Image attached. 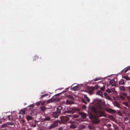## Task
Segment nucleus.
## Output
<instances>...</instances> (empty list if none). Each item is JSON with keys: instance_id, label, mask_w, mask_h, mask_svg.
Listing matches in <instances>:
<instances>
[{"instance_id": "nucleus-4", "label": "nucleus", "mask_w": 130, "mask_h": 130, "mask_svg": "<svg viewBox=\"0 0 130 130\" xmlns=\"http://www.w3.org/2000/svg\"><path fill=\"white\" fill-rule=\"evenodd\" d=\"M60 122V120H57L54 121L53 123L49 127V129H53L58 125V123Z\"/></svg>"}, {"instance_id": "nucleus-20", "label": "nucleus", "mask_w": 130, "mask_h": 130, "mask_svg": "<svg viewBox=\"0 0 130 130\" xmlns=\"http://www.w3.org/2000/svg\"><path fill=\"white\" fill-rule=\"evenodd\" d=\"M31 126L33 127H35L36 126V123L35 122L32 123L31 125Z\"/></svg>"}, {"instance_id": "nucleus-63", "label": "nucleus", "mask_w": 130, "mask_h": 130, "mask_svg": "<svg viewBox=\"0 0 130 130\" xmlns=\"http://www.w3.org/2000/svg\"><path fill=\"white\" fill-rule=\"evenodd\" d=\"M115 122H116V123H118V122L117 121H116Z\"/></svg>"}, {"instance_id": "nucleus-43", "label": "nucleus", "mask_w": 130, "mask_h": 130, "mask_svg": "<svg viewBox=\"0 0 130 130\" xmlns=\"http://www.w3.org/2000/svg\"><path fill=\"white\" fill-rule=\"evenodd\" d=\"M111 125L110 124H108L107 125V126L108 127H111Z\"/></svg>"}, {"instance_id": "nucleus-61", "label": "nucleus", "mask_w": 130, "mask_h": 130, "mask_svg": "<svg viewBox=\"0 0 130 130\" xmlns=\"http://www.w3.org/2000/svg\"><path fill=\"white\" fill-rule=\"evenodd\" d=\"M61 129H62V128H61L60 129V130H61Z\"/></svg>"}, {"instance_id": "nucleus-50", "label": "nucleus", "mask_w": 130, "mask_h": 130, "mask_svg": "<svg viewBox=\"0 0 130 130\" xmlns=\"http://www.w3.org/2000/svg\"><path fill=\"white\" fill-rule=\"evenodd\" d=\"M124 78L125 79H126L127 80H128V77L126 76H124Z\"/></svg>"}, {"instance_id": "nucleus-29", "label": "nucleus", "mask_w": 130, "mask_h": 130, "mask_svg": "<svg viewBox=\"0 0 130 130\" xmlns=\"http://www.w3.org/2000/svg\"><path fill=\"white\" fill-rule=\"evenodd\" d=\"M7 124L8 125H10L12 126L14 125V124L13 123L11 122H8L7 123Z\"/></svg>"}, {"instance_id": "nucleus-10", "label": "nucleus", "mask_w": 130, "mask_h": 130, "mask_svg": "<svg viewBox=\"0 0 130 130\" xmlns=\"http://www.w3.org/2000/svg\"><path fill=\"white\" fill-rule=\"evenodd\" d=\"M26 118L27 120L28 121L30 120H32L34 119L32 117L29 115H28L26 116Z\"/></svg>"}, {"instance_id": "nucleus-8", "label": "nucleus", "mask_w": 130, "mask_h": 130, "mask_svg": "<svg viewBox=\"0 0 130 130\" xmlns=\"http://www.w3.org/2000/svg\"><path fill=\"white\" fill-rule=\"evenodd\" d=\"M93 87H90L88 88V91L89 93H91L94 90Z\"/></svg>"}, {"instance_id": "nucleus-30", "label": "nucleus", "mask_w": 130, "mask_h": 130, "mask_svg": "<svg viewBox=\"0 0 130 130\" xmlns=\"http://www.w3.org/2000/svg\"><path fill=\"white\" fill-rule=\"evenodd\" d=\"M101 79V78H96L95 79H93V81L95 82L100 80Z\"/></svg>"}, {"instance_id": "nucleus-34", "label": "nucleus", "mask_w": 130, "mask_h": 130, "mask_svg": "<svg viewBox=\"0 0 130 130\" xmlns=\"http://www.w3.org/2000/svg\"><path fill=\"white\" fill-rule=\"evenodd\" d=\"M30 114L32 116H33L34 115V111H31L30 113Z\"/></svg>"}, {"instance_id": "nucleus-11", "label": "nucleus", "mask_w": 130, "mask_h": 130, "mask_svg": "<svg viewBox=\"0 0 130 130\" xmlns=\"http://www.w3.org/2000/svg\"><path fill=\"white\" fill-rule=\"evenodd\" d=\"M26 110V108H24L23 109H22L20 111L19 114H23L24 115L25 114Z\"/></svg>"}, {"instance_id": "nucleus-23", "label": "nucleus", "mask_w": 130, "mask_h": 130, "mask_svg": "<svg viewBox=\"0 0 130 130\" xmlns=\"http://www.w3.org/2000/svg\"><path fill=\"white\" fill-rule=\"evenodd\" d=\"M108 118L112 120H114L115 119V118L111 115L109 116Z\"/></svg>"}, {"instance_id": "nucleus-26", "label": "nucleus", "mask_w": 130, "mask_h": 130, "mask_svg": "<svg viewBox=\"0 0 130 130\" xmlns=\"http://www.w3.org/2000/svg\"><path fill=\"white\" fill-rule=\"evenodd\" d=\"M48 95V94H45L43 95H42L40 99L41 98H43L45 96H47Z\"/></svg>"}, {"instance_id": "nucleus-13", "label": "nucleus", "mask_w": 130, "mask_h": 130, "mask_svg": "<svg viewBox=\"0 0 130 130\" xmlns=\"http://www.w3.org/2000/svg\"><path fill=\"white\" fill-rule=\"evenodd\" d=\"M41 111L43 112H44L46 110V108L44 106L41 107L40 108Z\"/></svg>"}, {"instance_id": "nucleus-15", "label": "nucleus", "mask_w": 130, "mask_h": 130, "mask_svg": "<svg viewBox=\"0 0 130 130\" xmlns=\"http://www.w3.org/2000/svg\"><path fill=\"white\" fill-rule=\"evenodd\" d=\"M51 118L48 116H47L46 117L43 119V121H49L50 120Z\"/></svg>"}, {"instance_id": "nucleus-48", "label": "nucleus", "mask_w": 130, "mask_h": 130, "mask_svg": "<svg viewBox=\"0 0 130 130\" xmlns=\"http://www.w3.org/2000/svg\"><path fill=\"white\" fill-rule=\"evenodd\" d=\"M82 108H83L85 109V108H86V106L85 105H83V106H82Z\"/></svg>"}, {"instance_id": "nucleus-59", "label": "nucleus", "mask_w": 130, "mask_h": 130, "mask_svg": "<svg viewBox=\"0 0 130 130\" xmlns=\"http://www.w3.org/2000/svg\"><path fill=\"white\" fill-rule=\"evenodd\" d=\"M27 130H31L30 128H28L27 129Z\"/></svg>"}, {"instance_id": "nucleus-16", "label": "nucleus", "mask_w": 130, "mask_h": 130, "mask_svg": "<svg viewBox=\"0 0 130 130\" xmlns=\"http://www.w3.org/2000/svg\"><path fill=\"white\" fill-rule=\"evenodd\" d=\"M113 126L114 130H118V127L116 124H113Z\"/></svg>"}, {"instance_id": "nucleus-64", "label": "nucleus", "mask_w": 130, "mask_h": 130, "mask_svg": "<svg viewBox=\"0 0 130 130\" xmlns=\"http://www.w3.org/2000/svg\"><path fill=\"white\" fill-rule=\"evenodd\" d=\"M85 127H83V129Z\"/></svg>"}, {"instance_id": "nucleus-52", "label": "nucleus", "mask_w": 130, "mask_h": 130, "mask_svg": "<svg viewBox=\"0 0 130 130\" xmlns=\"http://www.w3.org/2000/svg\"><path fill=\"white\" fill-rule=\"evenodd\" d=\"M41 118V116H39V118L37 119L38 120H39Z\"/></svg>"}, {"instance_id": "nucleus-36", "label": "nucleus", "mask_w": 130, "mask_h": 130, "mask_svg": "<svg viewBox=\"0 0 130 130\" xmlns=\"http://www.w3.org/2000/svg\"><path fill=\"white\" fill-rule=\"evenodd\" d=\"M114 80H111L109 81V83L110 84H112L114 83Z\"/></svg>"}, {"instance_id": "nucleus-44", "label": "nucleus", "mask_w": 130, "mask_h": 130, "mask_svg": "<svg viewBox=\"0 0 130 130\" xmlns=\"http://www.w3.org/2000/svg\"><path fill=\"white\" fill-rule=\"evenodd\" d=\"M34 122L36 123H37L38 122H40V120H34Z\"/></svg>"}, {"instance_id": "nucleus-57", "label": "nucleus", "mask_w": 130, "mask_h": 130, "mask_svg": "<svg viewBox=\"0 0 130 130\" xmlns=\"http://www.w3.org/2000/svg\"><path fill=\"white\" fill-rule=\"evenodd\" d=\"M19 118H21V116L20 115H19Z\"/></svg>"}, {"instance_id": "nucleus-9", "label": "nucleus", "mask_w": 130, "mask_h": 130, "mask_svg": "<svg viewBox=\"0 0 130 130\" xmlns=\"http://www.w3.org/2000/svg\"><path fill=\"white\" fill-rule=\"evenodd\" d=\"M80 115H81V117L82 118L85 119L86 117V114L83 112H80Z\"/></svg>"}, {"instance_id": "nucleus-38", "label": "nucleus", "mask_w": 130, "mask_h": 130, "mask_svg": "<svg viewBox=\"0 0 130 130\" xmlns=\"http://www.w3.org/2000/svg\"><path fill=\"white\" fill-rule=\"evenodd\" d=\"M46 102H42L41 103V105H44L46 104Z\"/></svg>"}, {"instance_id": "nucleus-62", "label": "nucleus", "mask_w": 130, "mask_h": 130, "mask_svg": "<svg viewBox=\"0 0 130 130\" xmlns=\"http://www.w3.org/2000/svg\"><path fill=\"white\" fill-rule=\"evenodd\" d=\"M39 130H44L43 129H40Z\"/></svg>"}, {"instance_id": "nucleus-40", "label": "nucleus", "mask_w": 130, "mask_h": 130, "mask_svg": "<svg viewBox=\"0 0 130 130\" xmlns=\"http://www.w3.org/2000/svg\"><path fill=\"white\" fill-rule=\"evenodd\" d=\"M120 98L121 99H125L123 95H120Z\"/></svg>"}, {"instance_id": "nucleus-18", "label": "nucleus", "mask_w": 130, "mask_h": 130, "mask_svg": "<svg viewBox=\"0 0 130 130\" xmlns=\"http://www.w3.org/2000/svg\"><path fill=\"white\" fill-rule=\"evenodd\" d=\"M78 86H76L74 87H73L72 88V90L74 91H76L78 88Z\"/></svg>"}, {"instance_id": "nucleus-53", "label": "nucleus", "mask_w": 130, "mask_h": 130, "mask_svg": "<svg viewBox=\"0 0 130 130\" xmlns=\"http://www.w3.org/2000/svg\"><path fill=\"white\" fill-rule=\"evenodd\" d=\"M70 123L72 124L73 123H74V121H70Z\"/></svg>"}, {"instance_id": "nucleus-46", "label": "nucleus", "mask_w": 130, "mask_h": 130, "mask_svg": "<svg viewBox=\"0 0 130 130\" xmlns=\"http://www.w3.org/2000/svg\"><path fill=\"white\" fill-rule=\"evenodd\" d=\"M78 117V116L76 115H74L73 116V117L74 118H77Z\"/></svg>"}, {"instance_id": "nucleus-1", "label": "nucleus", "mask_w": 130, "mask_h": 130, "mask_svg": "<svg viewBox=\"0 0 130 130\" xmlns=\"http://www.w3.org/2000/svg\"><path fill=\"white\" fill-rule=\"evenodd\" d=\"M97 109L100 110L102 109V107L100 105H98L96 106H91V110L94 114L91 113L88 114L89 119L92 120V122L95 124L98 123L99 122L98 120L99 117L104 116L103 111L98 110Z\"/></svg>"}, {"instance_id": "nucleus-19", "label": "nucleus", "mask_w": 130, "mask_h": 130, "mask_svg": "<svg viewBox=\"0 0 130 130\" xmlns=\"http://www.w3.org/2000/svg\"><path fill=\"white\" fill-rule=\"evenodd\" d=\"M119 88L120 89V90H121L122 91H123L125 90V88H124V87L123 86H121Z\"/></svg>"}, {"instance_id": "nucleus-27", "label": "nucleus", "mask_w": 130, "mask_h": 130, "mask_svg": "<svg viewBox=\"0 0 130 130\" xmlns=\"http://www.w3.org/2000/svg\"><path fill=\"white\" fill-rule=\"evenodd\" d=\"M94 101L96 102H98L99 103H100L101 102V101L100 100L98 99H95Z\"/></svg>"}, {"instance_id": "nucleus-47", "label": "nucleus", "mask_w": 130, "mask_h": 130, "mask_svg": "<svg viewBox=\"0 0 130 130\" xmlns=\"http://www.w3.org/2000/svg\"><path fill=\"white\" fill-rule=\"evenodd\" d=\"M107 98L110 100H111V98L110 96H108L107 97Z\"/></svg>"}, {"instance_id": "nucleus-7", "label": "nucleus", "mask_w": 130, "mask_h": 130, "mask_svg": "<svg viewBox=\"0 0 130 130\" xmlns=\"http://www.w3.org/2000/svg\"><path fill=\"white\" fill-rule=\"evenodd\" d=\"M60 115L57 112H55L52 113V115L53 117L55 118H57Z\"/></svg>"}, {"instance_id": "nucleus-14", "label": "nucleus", "mask_w": 130, "mask_h": 130, "mask_svg": "<svg viewBox=\"0 0 130 130\" xmlns=\"http://www.w3.org/2000/svg\"><path fill=\"white\" fill-rule=\"evenodd\" d=\"M88 128L90 130H94L95 127L92 125H88Z\"/></svg>"}, {"instance_id": "nucleus-56", "label": "nucleus", "mask_w": 130, "mask_h": 130, "mask_svg": "<svg viewBox=\"0 0 130 130\" xmlns=\"http://www.w3.org/2000/svg\"><path fill=\"white\" fill-rule=\"evenodd\" d=\"M6 125L5 124H3L2 125V127H4Z\"/></svg>"}, {"instance_id": "nucleus-39", "label": "nucleus", "mask_w": 130, "mask_h": 130, "mask_svg": "<svg viewBox=\"0 0 130 130\" xmlns=\"http://www.w3.org/2000/svg\"><path fill=\"white\" fill-rule=\"evenodd\" d=\"M106 91L108 92L109 93H110L111 92V91L109 89H108L107 90H106Z\"/></svg>"}, {"instance_id": "nucleus-3", "label": "nucleus", "mask_w": 130, "mask_h": 130, "mask_svg": "<svg viewBox=\"0 0 130 130\" xmlns=\"http://www.w3.org/2000/svg\"><path fill=\"white\" fill-rule=\"evenodd\" d=\"M72 116L71 115H68L66 116H62L60 117L62 122H67L69 120V117H72Z\"/></svg>"}, {"instance_id": "nucleus-37", "label": "nucleus", "mask_w": 130, "mask_h": 130, "mask_svg": "<svg viewBox=\"0 0 130 130\" xmlns=\"http://www.w3.org/2000/svg\"><path fill=\"white\" fill-rule=\"evenodd\" d=\"M66 113H70L72 112L71 111H65Z\"/></svg>"}, {"instance_id": "nucleus-22", "label": "nucleus", "mask_w": 130, "mask_h": 130, "mask_svg": "<svg viewBox=\"0 0 130 130\" xmlns=\"http://www.w3.org/2000/svg\"><path fill=\"white\" fill-rule=\"evenodd\" d=\"M38 57L37 56H34L33 58V61H35L38 59Z\"/></svg>"}, {"instance_id": "nucleus-32", "label": "nucleus", "mask_w": 130, "mask_h": 130, "mask_svg": "<svg viewBox=\"0 0 130 130\" xmlns=\"http://www.w3.org/2000/svg\"><path fill=\"white\" fill-rule=\"evenodd\" d=\"M20 122L22 124H24L25 122V121L24 120H22L20 121Z\"/></svg>"}, {"instance_id": "nucleus-17", "label": "nucleus", "mask_w": 130, "mask_h": 130, "mask_svg": "<svg viewBox=\"0 0 130 130\" xmlns=\"http://www.w3.org/2000/svg\"><path fill=\"white\" fill-rule=\"evenodd\" d=\"M84 97L85 99L86 100L87 102H90V99L88 98L87 96V95H84Z\"/></svg>"}, {"instance_id": "nucleus-31", "label": "nucleus", "mask_w": 130, "mask_h": 130, "mask_svg": "<svg viewBox=\"0 0 130 130\" xmlns=\"http://www.w3.org/2000/svg\"><path fill=\"white\" fill-rule=\"evenodd\" d=\"M82 101L83 103H84L85 104H87V102L84 99H82Z\"/></svg>"}, {"instance_id": "nucleus-35", "label": "nucleus", "mask_w": 130, "mask_h": 130, "mask_svg": "<svg viewBox=\"0 0 130 130\" xmlns=\"http://www.w3.org/2000/svg\"><path fill=\"white\" fill-rule=\"evenodd\" d=\"M99 87V86L98 85H96L94 87H93L94 90H95V89H97Z\"/></svg>"}, {"instance_id": "nucleus-42", "label": "nucleus", "mask_w": 130, "mask_h": 130, "mask_svg": "<svg viewBox=\"0 0 130 130\" xmlns=\"http://www.w3.org/2000/svg\"><path fill=\"white\" fill-rule=\"evenodd\" d=\"M10 115H8V120H11H11H12V121H13V119H12V120H11L10 118Z\"/></svg>"}, {"instance_id": "nucleus-54", "label": "nucleus", "mask_w": 130, "mask_h": 130, "mask_svg": "<svg viewBox=\"0 0 130 130\" xmlns=\"http://www.w3.org/2000/svg\"><path fill=\"white\" fill-rule=\"evenodd\" d=\"M61 94V93H58L57 94L55 95V96H58Z\"/></svg>"}, {"instance_id": "nucleus-33", "label": "nucleus", "mask_w": 130, "mask_h": 130, "mask_svg": "<svg viewBox=\"0 0 130 130\" xmlns=\"http://www.w3.org/2000/svg\"><path fill=\"white\" fill-rule=\"evenodd\" d=\"M70 127L71 128H75V127L74 125L71 124L70 126Z\"/></svg>"}, {"instance_id": "nucleus-45", "label": "nucleus", "mask_w": 130, "mask_h": 130, "mask_svg": "<svg viewBox=\"0 0 130 130\" xmlns=\"http://www.w3.org/2000/svg\"><path fill=\"white\" fill-rule=\"evenodd\" d=\"M41 102V101H39V102H37V103L36 104L37 105H40V104Z\"/></svg>"}, {"instance_id": "nucleus-2", "label": "nucleus", "mask_w": 130, "mask_h": 130, "mask_svg": "<svg viewBox=\"0 0 130 130\" xmlns=\"http://www.w3.org/2000/svg\"><path fill=\"white\" fill-rule=\"evenodd\" d=\"M67 98L69 99V100L66 101V104L70 105L74 103L73 101L74 99L72 95H68L67 96Z\"/></svg>"}, {"instance_id": "nucleus-49", "label": "nucleus", "mask_w": 130, "mask_h": 130, "mask_svg": "<svg viewBox=\"0 0 130 130\" xmlns=\"http://www.w3.org/2000/svg\"><path fill=\"white\" fill-rule=\"evenodd\" d=\"M104 87H101V90L103 91L104 90Z\"/></svg>"}, {"instance_id": "nucleus-58", "label": "nucleus", "mask_w": 130, "mask_h": 130, "mask_svg": "<svg viewBox=\"0 0 130 130\" xmlns=\"http://www.w3.org/2000/svg\"><path fill=\"white\" fill-rule=\"evenodd\" d=\"M127 119H128V118H125V120H127Z\"/></svg>"}, {"instance_id": "nucleus-41", "label": "nucleus", "mask_w": 130, "mask_h": 130, "mask_svg": "<svg viewBox=\"0 0 130 130\" xmlns=\"http://www.w3.org/2000/svg\"><path fill=\"white\" fill-rule=\"evenodd\" d=\"M127 100H128L129 102V103H130V97L129 96H127Z\"/></svg>"}, {"instance_id": "nucleus-24", "label": "nucleus", "mask_w": 130, "mask_h": 130, "mask_svg": "<svg viewBox=\"0 0 130 130\" xmlns=\"http://www.w3.org/2000/svg\"><path fill=\"white\" fill-rule=\"evenodd\" d=\"M122 104L126 106L127 107H129L128 104V103L127 102H124Z\"/></svg>"}, {"instance_id": "nucleus-28", "label": "nucleus", "mask_w": 130, "mask_h": 130, "mask_svg": "<svg viewBox=\"0 0 130 130\" xmlns=\"http://www.w3.org/2000/svg\"><path fill=\"white\" fill-rule=\"evenodd\" d=\"M126 89L127 91L129 92V94L130 95V86L126 87Z\"/></svg>"}, {"instance_id": "nucleus-55", "label": "nucleus", "mask_w": 130, "mask_h": 130, "mask_svg": "<svg viewBox=\"0 0 130 130\" xmlns=\"http://www.w3.org/2000/svg\"><path fill=\"white\" fill-rule=\"evenodd\" d=\"M104 96H106L107 95V93H106V92L104 93Z\"/></svg>"}, {"instance_id": "nucleus-60", "label": "nucleus", "mask_w": 130, "mask_h": 130, "mask_svg": "<svg viewBox=\"0 0 130 130\" xmlns=\"http://www.w3.org/2000/svg\"><path fill=\"white\" fill-rule=\"evenodd\" d=\"M123 94L124 95H125L126 94L125 93H124V94Z\"/></svg>"}, {"instance_id": "nucleus-51", "label": "nucleus", "mask_w": 130, "mask_h": 130, "mask_svg": "<svg viewBox=\"0 0 130 130\" xmlns=\"http://www.w3.org/2000/svg\"><path fill=\"white\" fill-rule=\"evenodd\" d=\"M75 110L76 111H78L79 110V109L78 108H76L75 109Z\"/></svg>"}, {"instance_id": "nucleus-12", "label": "nucleus", "mask_w": 130, "mask_h": 130, "mask_svg": "<svg viewBox=\"0 0 130 130\" xmlns=\"http://www.w3.org/2000/svg\"><path fill=\"white\" fill-rule=\"evenodd\" d=\"M96 94L101 96L102 97H103V95L102 92L100 90H99L96 93Z\"/></svg>"}, {"instance_id": "nucleus-5", "label": "nucleus", "mask_w": 130, "mask_h": 130, "mask_svg": "<svg viewBox=\"0 0 130 130\" xmlns=\"http://www.w3.org/2000/svg\"><path fill=\"white\" fill-rule=\"evenodd\" d=\"M60 100V99L59 98H57L55 99H54V98L53 99V100H52L51 99L48 100L47 101V103H49L50 102H52V101H59Z\"/></svg>"}, {"instance_id": "nucleus-6", "label": "nucleus", "mask_w": 130, "mask_h": 130, "mask_svg": "<svg viewBox=\"0 0 130 130\" xmlns=\"http://www.w3.org/2000/svg\"><path fill=\"white\" fill-rule=\"evenodd\" d=\"M62 108V107L61 106H59L57 108V111L58 114H60L61 113V111Z\"/></svg>"}, {"instance_id": "nucleus-21", "label": "nucleus", "mask_w": 130, "mask_h": 130, "mask_svg": "<svg viewBox=\"0 0 130 130\" xmlns=\"http://www.w3.org/2000/svg\"><path fill=\"white\" fill-rule=\"evenodd\" d=\"M124 84V81L123 80H120L119 83V85H122Z\"/></svg>"}, {"instance_id": "nucleus-25", "label": "nucleus", "mask_w": 130, "mask_h": 130, "mask_svg": "<svg viewBox=\"0 0 130 130\" xmlns=\"http://www.w3.org/2000/svg\"><path fill=\"white\" fill-rule=\"evenodd\" d=\"M130 69V68H127L125 69V70H124V73H126Z\"/></svg>"}]
</instances>
